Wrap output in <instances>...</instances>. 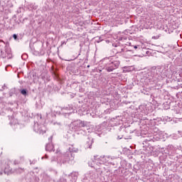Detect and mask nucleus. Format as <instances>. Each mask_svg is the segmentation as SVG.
Wrapping results in <instances>:
<instances>
[{
    "label": "nucleus",
    "instance_id": "9d476101",
    "mask_svg": "<svg viewBox=\"0 0 182 182\" xmlns=\"http://www.w3.org/2000/svg\"><path fill=\"white\" fill-rule=\"evenodd\" d=\"M123 50H124V49L122 48L121 51H119V53H122V52H123Z\"/></svg>",
    "mask_w": 182,
    "mask_h": 182
},
{
    "label": "nucleus",
    "instance_id": "ddd939ff",
    "mask_svg": "<svg viewBox=\"0 0 182 182\" xmlns=\"http://www.w3.org/2000/svg\"><path fill=\"white\" fill-rule=\"evenodd\" d=\"M134 49H137V46H134Z\"/></svg>",
    "mask_w": 182,
    "mask_h": 182
},
{
    "label": "nucleus",
    "instance_id": "39448f33",
    "mask_svg": "<svg viewBox=\"0 0 182 182\" xmlns=\"http://www.w3.org/2000/svg\"><path fill=\"white\" fill-rule=\"evenodd\" d=\"M70 177L72 178L71 182H76V180H77V173L76 172L72 173L70 175Z\"/></svg>",
    "mask_w": 182,
    "mask_h": 182
},
{
    "label": "nucleus",
    "instance_id": "1a4fd4ad",
    "mask_svg": "<svg viewBox=\"0 0 182 182\" xmlns=\"http://www.w3.org/2000/svg\"><path fill=\"white\" fill-rule=\"evenodd\" d=\"M13 38H14V39H15V40L18 39V36H16V34H14V35H13Z\"/></svg>",
    "mask_w": 182,
    "mask_h": 182
},
{
    "label": "nucleus",
    "instance_id": "0eeeda50",
    "mask_svg": "<svg viewBox=\"0 0 182 182\" xmlns=\"http://www.w3.org/2000/svg\"><path fill=\"white\" fill-rule=\"evenodd\" d=\"M92 144H93V141L89 140L87 144H86V147H88V149H92Z\"/></svg>",
    "mask_w": 182,
    "mask_h": 182
},
{
    "label": "nucleus",
    "instance_id": "f257e3e1",
    "mask_svg": "<svg viewBox=\"0 0 182 182\" xmlns=\"http://www.w3.org/2000/svg\"><path fill=\"white\" fill-rule=\"evenodd\" d=\"M105 70L108 72H113L120 66V61L117 58H104L102 60Z\"/></svg>",
    "mask_w": 182,
    "mask_h": 182
},
{
    "label": "nucleus",
    "instance_id": "f3484780",
    "mask_svg": "<svg viewBox=\"0 0 182 182\" xmlns=\"http://www.w3.org/2000/svg\"><path fill=\"white\" fill-rule=\"evenodd\" d=\"M119 138V136H118ZM119 139H122V138H119Z\"/></svg>",
    "mask_w": 182,
    "mask_h": 182
},
{
    "label": "nucleus",
    "instance_id": "20e7f679",
    "mask_svg": "<svg viewBox=\"0 0 182 182\" xmlns=\"http://www.w3.org/2000/svg\"><path fill=\"white\" fill-rule=\"evenodd\" d=\"M46 150L47 151H55V146L53 145V144H48L46 146Z\"/></svg>",
    "mask_w": 182,
    "mask_h": 182
},
{
    "label": "nucleus",
    "instance_id": "6e6552de",
    "mask_svg": "<svg viewBox=\"0 0 182 182\" xmlns=\"http://www.w3.org/2000/svg\"><path fill=\"white\" fill-rule=\"evenodd\" d=\"M21 95H26V90H22L21 91Z\"/></svg>",
    "mask_w": 182,
    "mask_h": 182
},
{
    "label": "nucleus",
    "instance_id": "4468645a",
    "mask_svg": "<svg viewBox=\"0 0 182 182\" xmlns=\"http://www.w3.org/2000/svg\"><path fill=\"white\" fill-rule=\"evenodd\" d=\"M87 68H90V65H87Z\"/></svg>",
    "mask_w": 182,
    "mask_h": 182
},
{
    "label": "nucleus",
    "instance_id": "dca6fc26",
    "mask_svg": "<svg viewBox=\"0 0 182 182\" xmlns=\"http://www.w3.org/2000/svg\"><path fill=\"white\" fill-rule=\"evenodd\" d=\"M52 69H53V67H52Z\"/></svg>",
    "mask_w": 182,
    "mask_h": 182
},
{
    "label": "nucleus",
    "instance_id": "7ed1b4c3",
    "mask_svg": "<svg viewBox=\"0 0 182 182\" xmlns=\"http://www.w3.org/2000/svg\"><path fill=\"white\" fill-rule=\"evenodd\" d=\"M69 151L71 153V160H73L75 159V154L74 153H77L78 149L77 148H69Z\"/></svg>",
    "mask_w": 182,
    "mask_h": 182
},
{
    "label": "nucleus",
    "instance_id": "9b49d317",
    "mask_svg": "<svg viewBox=\"0 0 182 182\" xmlns=\"http://www.w3.org/2000/svg\"><path fill=\"white\" fill-rule=\"evenodd\" d=\"M99 42H102L101 38H100V41H97L98 43Z\"/></svg>",
    "mask_w": 182,
    "mask_h": 182
},
{
    "label": "nucleus",
    "instance_id": "f8f14e48",
    "mask_svg": "<svg viewBox=\"0 0 182 182\" xmlns=\"http://www.w3.org/2000/svg\"><path fill=\"white\" fill-rule=\"evenodd\" d=\"M3 173L1 171H0V176H2Z\"/></svg>",
    "mask_w": 182,
    "mask_h": 182
},
{
    "label": "nucleus",
    "instance_id": "f03ea898",
    "mask_svg": "<svg viewBox=\"0 0 182 182\" xmlns=\"http://www.w3.org/2000/svg\"><path fill=\"white\" fill-rule=\"evenodd\" d=\"M11 171H12V168L9 166V162L5 164V165H4V173H5V174H9L10 173H11Z\"/></svg>",
    "mask_w": 182,
    "mask_h": 182
},
{
    "label": "nucleus",
    "instance_id": "423d86ee",
    "mask_svg": "<svg viewBox=\"0 0 182 182\" xmlns=\"http://www.w3.org/2000/svg\"><path fill=\"white\" fill-rule=\"evenodd\" d=\"M78 127H79V129H80L82 127H87V122H86L85 121H80L78 124Z\"/></svg>",
    "mask_w": 182,
    "mask_h": 182
},
{
    "label": "nucleus",
    "instance_id": "2eb2a0df",
    "mask_svg": "<svg viewBox=\"0 0 182 182\" xmlns=\"http://www.w3.org/2000/svg\"><path fill=\"white\" fill-rule=\"evenodd\" d=\"M94 157H95V160H96V156H95Z\"/></svg>",
    "mask_w": 182,
    "mask_h": 182
}]
</instances>
